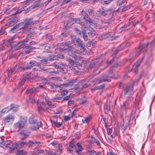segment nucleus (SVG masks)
I'll use <instances>...</instances> for the list:
<instances>
[{"label": "nucleus", "instance_id": "obj_1", "mask_svg": "<svg viewBox=\"0 0 155 155\" xmlns=\"http://www.w3.org/2000/svg\"><path fill=\"white\" fill-rule=\"evenodd\" d=\"M28 1H26L24 6L21 8L18 9L17 7L14 8L10 11V13L11 15H15L20 13L23 12V13H27L30 11V8H26V5H28Z\"/></svg>", "mask_w": 155, "mask_h": 155}, {"label": "nucleus", "instance_id": "obj_2", "mask_svg": "<svg viewBox=\"0 0 155 155\" xmlns=\"http://www.w3.org/2000/svg\"><path fill=\"white\" fill-rule=\"evenodd\" d=\"M33 18H26L23 22L19 23L20 26V29H22L25 31L27 30V29L29 28L30 26L33 25L35 23V21H32Z\"/></svg>", "mask_w": 155, "mask_h": 155}, {"label": "nucleus", "instance_id": "obj_3", "mask_svg": "<svg viewBox=\"0 0 155 155\" xmlns=\"http://www.w3.org/2000/svg\"><path fill=\"white\" fill-rule=\"evenodd\" d=\"M114 76V75L111 76L109 75L108 74H103L101 78H96L95 81L96 82V83L97 84H99L103 82H105L106 81L110 82L111 81V80L110 79H108V78H115V77Z\"/></svg>", "mask_w": 155, "mask_h": 155}, {"label": "nucleus", "instance_id": "obj_4", "mask_svg": "<svg viewBox=\"0 0 155 155\" xmlns=\"http://www.w3.org/2000/svg\"><path fill=\"white\" fill-rule=\"evenodd\" d=\"M27 121L26 117H21L20 120L15 124V127L19 129L23 128L26 124Z\"/></svg>", "mask_w": 155, "mask_h": 155}, {"label": "nucleus", "instance_id": "obj_5", "mask_svg": "<svg viewBox=\"0 0 155 155\" xmlns=\"http://www.w3.org/2000/svg\"><path fill=\"white\" fill-rule=\"evenodd\" d=\"M149 44V42H147L143 45H140V46L137 48H136L135 52L136 55H138L142 52L145 51Z\"/></svg>", "mask_w": 155, "mask_h": 155}, {"label": "nucleus", "instance_id": "obj_6", "mask_svg": "<svg viewBox=\"0 0 155 155\" xmlns=\"http://www.w3.org/2000/svg\"><path fill=\"white\" fill-rule=\"evenodd\" d=\"M17 110V107L14 106V104H11L7 107L3 109L1 111L2 113H7L9 111L12 110L14 112L16 111Z\"/></svg>", "mask_w": 155, "mask_h": 155}, {"label": "nucleus", "instance_id": "obj_7", "mask_svg": "<svg viewBox=\"0 0 155 155\" xmlns=\"http://www.w3.org/2000/svg\"><path fill=\"white\" fill-rule=\"evenodd\" d=\"M14 116L12 114L9 115L3 118V121L5 124L8 123L12 124L14 120Z\"/></svg>", "mask_w": 155, "mask_h": 155}, {"label": "nucleus", "instance_id": "obj_8", "mask_svg": "<svg viewBox=\"0 0 155 155\" xmlns=\"http://www.w3.org/2000/svg\"><path fill=\"white\" fill-rule=\"evenodd\" d=\"M75 141L74 140H72L71 141L69 144V146L67 147V150L68 151H70L71 153L73 154L74 150L75 149L76 147L74 145Z\"/></svg>", "mask_w": 155, "mask_h": 155}, {"label": "nucleus", "instance_id": "obj_9", "mask_svg": "<svg viewBox=\"0 0 155 155\" xmlns=\"http://www.w3.org/2000/svg\"><path fill=\"white\" fill-rule=\"evenodd\" d=\"M71 44L72 42H70V41H67L63 43L62 45L64 47L61 49V50L62 51H69L70 47L72 46V45H71Z\"/></svg>", "mask_w": 155, "mask_h": 155}, {"label": "nucleus", "instance_id": "obj_10", "mask_svg": "<svg viewBox=\"0 0 155 155\" xmlns=\"http://www.w3.org/2000/svg\"><path fill=\"white\" fill-rule=\"evenodd\" d=\"M133 90V86H129L127 87L124 90V95L128 94L130 95H132L134 93Z\"/></svg>", "mask_w": 155, "mask_h": 155}, {"label": "nucleus", "instance_id": "obj_11", "mask_svg": "<svg viewBox=\"0 0 155 155\" xmlns=\"http://www.w3.org/2000/svg\"><path fill=\"white\" fill-rule=\"evenodd\" d=\"M17 143L18 149H21L24 147H26L28 145L27 142L25 140L19 141L17 142Z\"/></svg>", "mask_w": 155, "mask_h": 155}, {"label": "nucleus", "instance_id": "obj_12", "mask_svg": "<svg viewBox=\"0 0 155 155\" xmlns=\"http://www.w3.org/2000/svg\"><path fill=\"white\" fill-rule=\"evenodd\" d=\"M86 11L94 18H96L98 17V13L92 9H87Z\"/></svg>", "mask_w": 155, "mask_h": 155}, {"label": "nucleus", "instance_id": "obj_13", "mask_svg": "<svg viewBox=\"0 0 155 155\" xmlns=\"http://www.w3.org/2000/svg\"><path fill=\"white\" fill-rule=\"evenodd\" d=\"M32 68V65L30 64L29 63H28L25 67H19L18 65V69H20L21 71H24L26 70H29Z\"/></svg>", "mask_w": 155, "mask_h": 155}, {"label": "nucleus", "instance_id": "obj_14", "mask_svg": "<svg viewBox=\"0 0 155 155\" xmlns=\"http://www.w3.org/2000/svg\"><path fill=\"white\" fill-rule=\"evenodd\" d=\"M129 100L128 99L124 101L122 105H121V109L122 111H124L128 108L129 105Z\"/></svg>", "mask_w": 155, "mask_h": 155}, {"label": "nucleus", "instance_id": "obj_15", "mask_svg": "<svg viewBox=\"0 0 155 155\" xmlns=\"http://www.w3.org/2000/svg\"><path fill=\"white\" fill-rule=\"evenodd\" d=\"M29 40V39L27 38V37L26 36V38L25 39L18 42V45H19V48L20 49L23 48L25 46V44L28 42Z\"/></svg>", "mask_w": 155, "mask_h": 155}, {"label": "nucleus", "instance_id": "obj_16", "mask_svg": "<svg viewBox=\"0 0 155 155\" xmlns=\"http://www.w3.org/2000/svg\"><path fill=\"white\" fill-rule=\"evenodd\" d=\"M87 33L89 36L91 37L97 35V34L96 31L93 28H91L90 27H89V28L88 29Z\"/></svg>", "mask_w": 155, "mask_h": 155}, {"label": "nucleus", "instance_id": "obj_17", "mask_svg": "<svg viewBox=\"0 0 155 155\" xmlns=\"http://www.w3.org/2000/svg\"><path fill=\"white\" fill-rule=\"evenodd\" d=\"M110 14H111V16L110 18L107 20H104L102 21V23L104 24L111 23L114 20V18L113 17V13L112 12Z\"/></svg>", "mask_w": 155, "mask_h": 155}, {"label": "nucleus", "instance_id": "obj_18", "mask_svg": "<svg viewBox=\"0 0 155 155\" xmlns=\"http://www.w3.org/2000/svg\"><path fill=\"white\" fill-rule=\"evenodd\" d=\"M18 66L17 64H16L14 67L11 68L8 71V76L11 75L15 71L16 72L17 70Z\"/></svg>", "mask_w": 155, "mask_h": 155}, {"label": "nucleus", "instance_id": "obj_19", "mask_svg": "<svg viewBox=\"0 0 155 155\" xmlns=\"http://www.w3.org/2000/svg\"><path fill=\"white\" fill-rule=\"evenodd\" d=\"M76 41L78 44L77 46L78 47L81 48L84 50H86L85 45L83 44V41L80 39L78 38Z\"/></svg>", "mask_w": 155, "mask_h": 155}, {"label": "nucleus", "instance_id": "obj_20", "mask_svg": "<svg viewBox=\"0 0 155 155\" xmlns=\"http://www.w3.org/2000/svg\"><path fill=\"white\" fill-rule=\"evenodd\" d=\"M53 66L55 67V68H60L62 69H64L65 67V65L63 64L57 62L54 63Z\"/></svg>", "mask_w": 155, "mask_h": 155}, {"label": "nucleus", "instance_id": "obj_21", "mask_svg": "<svg viewBox=\"0 0 155 155\" xmlns=\"http://www.w3.org/2000/svg\"><path fill=\"white\" fill-rule=\"evenodd\" d=\"M12 141L10 140L4 141L0 143V144L6 147H9L12 143Z\"/></svg>", "mask_w": 155, "mask_h": 155}, {"label": "nucleus", "instance_id": "obj_22", "mask_svg": "<svg viewBox=\"0 0 155 155\" xmlns=\"http://www.w3.org/2000/svg\"><path fill=\"white\" fill-rule=\"evenodd\" d=\"M28 145V147H31L34 145H35V146L37 145H38L40 144V142L36 141L35 140L33 141L29 140L28 142H27Z\"/></svg>", "mask_w": 155, "mask_h": 155}, {"label": "nucleus", "instance_id": "obj_23", "mask_svg": "<svg viewBox=\"0 0 155 155\" xmlns=\"http://www.w3.org/2000/svg\"><path fill=\"white\" fill-rule=\"evenodd\" d=\"M142 61V59H140L138 60L136 64L134 65V67H135L134 72L136 74L137 73L138 70V68L140 66V64Z\"/></svg>", "mask_w": 155, "mask_h": 155}, {"label": "nucleus", "instance_id": "obj_24", "mask_svg": "<svg viewBox=\"0 0 155 155\" xmlns=\"http://www.w3.org/2000/svg\"><path fill=\"white\" fill-rule=\"evenodd\" d=\"M37 121V117L34 116L32 115L30 117L29 119V123L31 124L35 123Z\"/></svg>", "mask_w": 155, "mask_h": 155}, {"label": "nucleus", "instance_id": "obj_25", "mask_svg": "<svg viewBox=\"0 0 155 155\" xmlns=\"http://www.w3.org/2000/svg\"><path fill=\"white\" fill-rule=\"evenodd\" d=\"M96 41L94 40L89 41L86 44V45L89 47H94L95 46Z\"/></svg>", "mask_w": 155, "mask_h": 155}, {"label": "nucleus", "instance_id": "obj_26", "mask_svg": "<svg viewBox=\"0 0 155 155\" xmlns=\"http://www.w3.org/2000/svg\"><path fill=\"white\" fill-rule=\"evenodd\" d=\"M18 149V146L17 142L11 144V147L10 146L9 148V150L10 152H12V151L15 150V149Z\"/></svg>", "mask_w": 155, "mask_h": 155}, {"label": "nucleus", "instance_id": "obj_27", "mask_svg": "<svg viewBox=\"0 0 155 155\" xmlns=\"http://www.w3.org/2000/svg\"><path fill=\"white\" fill-rule=\"evenodd\" d=\"M18 20V18L17 17H15L12 19H9L8 23L9 25H13L14 23H16Z\"/></svg>", "mask_w": 155, "mask_h": 155}, {"label": "nucleus", "instance_id": "obj_28", "mask_svg": "<svg viewBox=\"0 0 155 155\" xmlns=\"http://www.w3.org/2000/svg\"><path fill=\"white\" fill-rule=\"evenodd\" d=\"M98 12H99V14L100 15H102L104 16L107 15V11L104 10L103 8L99 9Z\"/></svg>", "mask_w": 155, "mask_h": 155}, {"label": "nucleus", "instance_id": "obj_29", "mask_svg": "<svg viewBox=\"0 0 155 155\" xmlns=\"http://www.w3.org/2000/svg\"><path fill=\"white\" fill-rule=\"evenodd\" d=\"M77 145L78 147V150H75V151L78 154H79L82 151L83 149L81 145L79 142L77 143Z\"/></svg>", "mask_w": 155, "mask_h": 155}, {"label": "nucleus", "instance_id": "obj_30", "mask_svg": "<svg viewBox=\"0 0 155 155\" xmlns=\"http://www.w3.org/2000/svg\"><path fill=\"white\" fill-rule=\"evenodd\" d=\"M112 36L109 33H106L103 34L101 35V37H100V39L102 40L105 39L107 38H109L111 37Z\"/></svg>", "mask_w": 155, "mask_h": 155}, {"label": "nucleus", "instance_id": "obj_31", "mask_svg": "<svg viewBox=\"0 0 155 155\" xmlns=\"http://www.w3.org/2000/svg\"><path fill=\"white\" fill-rule=\"evenodd\" d=\"M19 23L13 27L10 30V32H12V33H15L17 32L16 29L20 27Z\"/></svg>", "mask_w": 155, "mask_h": 155}, {"label": "nucleus", "instance_id": "obj_32", "mask_svg": "<svg viewBox=\"0 0 155 155\" xmlns=\"http://www.w3.org/2000/svg\"><path fill=\"white\" fill-rule=\"evenodd\" d=\"M130 118L128 121V124L130 125L132 124L133 123V121L134 118V116H133L132 113V112L130 114Z\"/></svg>", "mask_w": 155, "mask_h": 155}, {"label": "nucleus", "instance_id": "obj_33", "mask_svg": "<svg viewBox=\"0 0 155 155\" xmlns=\"http://www.w3.org/2000/svg\"><path fill=\"white\" fill-rule=\"evenodd\" d=\"M30 64L34 66H39L40 63L36 62V61L33 60H31L29 62Z\"/></svg>", "mask_w": 155, "mask_h": 155}, {"label": "nucleus", "instance_id": "obj_34", "mask_svg": "<svg viewBox=\"0 0 155 155\" xmlns=\"http://www.w3.org/2000/svg\"><path fill=\"white\" fill-rule=\"evenodd\" d=\"M27 152L24 150H22L18 151L16 153V155H25Z\"/></svg>", "mask_w": 155, "mask_h": 155}, {"label": "nucleus", "instance_id": "obj_35", "mask_svg": "<svg viewBox=\"0 0 155 155\" xmlns=\"http://www.w3.org/2000/svg\"><path fill=\"white\" fill-rule=\"evenodd\" d=\"M126 0H117V5L120 6L126 2Z\"/></svg>", "mask_w": 155, "mask_h": 155}, {"label": "nucleus", "instance_id": "obj_36", "mask_svg": "<svg viewBox=\"0 0 155 155\" xmlns=\"http://www.w3.org/2000/svg\"><path fill=\"white\" fill-rule=\"evenodd\" d=\"M28 93L33 94L35 92L37 91L36 90V89L35 88L34 90L33 88H31L28 89H27L26 91Z\"/></svg>", "mask_w": 155, "mask_h": 155}, {"label": "nucleus", "instance_id": "obj_37", "mask_svg": "<svg viewBox=\"0 0 155 155\" xmlns=\"http://www.w3.org/2000/svg\"><path fill=\"white\" fill-rule=\"evenodd\" d=\"M84 20L85 22L87 23L91 24L94 23V21L92 20L89 16L87 18V19H86Z\"/></svg>", "mask_w": 155, "mask_h": 155}, {"label": "nucleus", "instance_id": "obj_38", "mask_svg": "<svg viewBox=\"0 0 155 155\" xmlns=\"http://www.w3.org/2000/svg\"><path fill=\"white\" fill-rule=\"evenodd\" d=\"M77 79H75L70 80L68 83V85L69 86H72L75 83L77 82Z\"/></svg>", "mask_w": 155, "mask_h": 155}, {"label": "nucleus", "instance_id": "obj_39", "mask_svg": "<svg viewBox=\"0 0 155 155\" xmlns=\"http://www.w3.org/2000/svg\"><path fill=\"white\" fill-rule=\"evenodd\" d=\"M81 14L84 17L83 19L84 20L86 19H87V18L89 16L83 10L82 11Z\"/></svg>", "mask_w": 155, "mask_h": 155}, {"label": "nucleus", "instance_id": "obj_40", "mask_svg": "<svg viewBox=\"0 0 155 155\" xmlns=\"http://www.w3.org/2000/svg\"><path fill=\"white\" fill-rule=\"evenodd\" d=\"M71 41H70V42H72V44L74 43L77 39L76 36L74 35H71Z\"/></svg>", "mask_w": 155, "mask_h": 155}, {"label": "nucleus", "instance_id": "obj_41", "mask_svg": "<svg viewBox=\"0 0 155 155\" xmlns=\"http://www.w3.org/2000/svg\"><path fill=\"white\" fill-rule=\"evenodd\" d=\"M82 36L84 40L85 41H87L88 40V37L86 33L84 31H82Z\"/></svg>", "mask_w": 155, "mask_h": 155}, {"label": "nucleus", "instance_id": "obj_42", "mask_svg": "<svg viewBox=\"0 0 155 155\" xmlns=\"http://www.w3.org/2000/svg\"><path fill=\"white\" fill-rule=\"evenodd\" d=\"M104 109L105 112H108L110 109V105L107 104H105L104 106Z\"/></svg>", "mask_w": 155, "mask_h": 155}, {"label": "nucleus", "instance_id": "obj_43", "mask_svg": "<svg viewBox=\"0 0 155 155\" xmlns=\"http://www.w3.org/2000/svg\"><path fill=\"white\" fill-rule=\"evenodd\" d=\"M118 134V131L116 130V129H115V130L114 131L113 134L110 135V137L113 138H115V137L117 136Z\"/></svg>", "mask_w": 155, "mask_h": 155}, {"label": "nucleus", "instance_id": "obj_44", "mask_svg": "<svg viewBox=\"0 0 155 155\" xmlns=\"http://www.w3.org/2000/svg\"><path fill=\"white\" fill-rule=\"evenodd\" d=\"M36 34V33L35 32H32L30 33L27 36V38H28L29 39V38H31L32 37H34Z\"/></svg>", "mask_w": 155, "mask_h": 155}, {"label": "nucleus", "instance_id": "obj_45", "mask_svg": "<svg viewBox=\"0 0 155 155\" xmlns=\"http://www.w3.org/2000/svg\"><path fill=\"white\" fill-rule=\"evenodd\" d=\"M68 35V32H63L61 33V35H60V37L61 38H64L67 37Z\"/></svg>", "mask_w": 155, "mask_h": 155}, {"label": "nucleus", "instance_id": "obj_46", "mask_svg": "<svg viewBox=\"0 0 155 155\" xmlns=\"http://www.w3.org/2000/svg\"><path fill=\"white\" fill-rule=\"evenodd\" d=\"M8 58V56H6L5 54H4L2 55V64H3L4 61L6 60Z\"/></svg>", "mask_w": 155, "mask_h": 155}, {"label": "nucleus", "instance_id": "obj_47", "mask_svg": "<svg viewBox=\"0 0 155 155\" xmlns=\"http://www.w3.org/2000/svg\"><path fill=\"white\" fill-rule=\"evenodd\" d=\"M90 120V118L89 117H86L84 118V119L82 120V122L84 123H88Z\"/></svg>", "mask_w": 155, "mask_h": 155}, {"label": "nucleus", "instance_id": "obj_48", "mask_svg": "<svg viewBox=\"0 0 155 155\" xmlns=\"http://www.w3.org/2000/svg\"><path fill=\"white\" fill-rule=\"evenodd\" d=\"M41 46H45V48L46 50H48L50 48V46L48 45V44L47 43L41 44Z\"/></svg>", "mask_w": 155, "mask_h": 155}, {"label": "nucleus", "instance_id": "obj_49", "mask_svg": "<svg viewBox=\"0 0 155 155\" xmlns=\"http://www.w3.org/2000/svg\"><path fill=\"white\" fill-rule=\"evenodd\" d=\"M74 58L75 59V60L76 61H80L81 62V61H83L82 59L83 58L80 56H75Z\"/></svg>", "mask_w": 155, "mask_h": 155}, {"label": "nucleus", "instance_id": "obj_50", "mask_svg": "<svg viewBox=\"0 0 155 155\" xmlns=\"http://www.w3.org/2000/svg\"><path fill=\"white\" fill-rule=\"evenodd\" d=\"M91 84L89 83H85L83 84L82 86V88H87L90 87Z\"/></svg>", "mask_w": 155, "mask_h": 155}, {"label": "nucleus", "instance_id": "obj_51", "mask_svg": "<svg viewBox=\"0 0 155 155\" xmlns=\"http://www.w3.org/2000/svg\"><path fill=\"white\" fill-rule=\"evenodd\" d=\"M55 124V126L57 127H59L62 124V123L59 122L58 123L57 122H56L55 121L53 122Z\"/></svg>", "mask_w": 155, "mask_h": 155}, {"label": "nucleus", "instance_id": "obj_52", "mask_svg": "<svg viewBox=\"0 0 155 155\" xmlns=\"http://www.w3.org/2000/svg\"><path fill=\"white\" fill-rule=\"evenodd\" d=\"M70 49L69 50V51H71L72 53L73 54L74 53L75 51L76 48H74L73 46L70 47Z\"/></svg>", "mask_w": 155, "mask_h": 155}, {"label": "nucleus", "instance_id": "obj_53", "mask_svg": "<svg viewBox=\"0 0 155 155\" xmlns=\"http://www.w3.org/2000/svg\"><path fill=\"white\" fill-rule=\"evenodd\" d=\"M155 45V38L151 42L150 44V46L151 48H152Z\"/></svg>", "mask_w": 155, "mask_h": 155}, {"label": "nucleus", "instance_id": "obj_54", "mask_svg": "<svg viewBox=\"0 0 155 155\" xmlns=\"http://www.w3.org/2000/svg\"><path fill=\"white\" fill-rule=\"evenodd\" d=\"M48 60H46V59H42L40 61L42 63L45 64H49V63L48 62Z\"/></svg>", "mask_w": 155, "mask_h": 155}, {"label": "nucleus", "instance_id": "obj_55", "mask_svg": "<svg viewBox=\"0 0 155 155\" xmlns=\"http://www.w3.org/2000/svg\"><path fill=\"white\" fill-rule=\"evenodd\" d=\"M38 110L40 114H43L44 110L40 106L38 107Z\"/></svg>", "mask_w": 155, "mask_h": 155}, {"label": "nucleus", "instance_id": "obj_56", "mask_svg": "<svg viewBox=\"0 0 155 155\" xmlns=\"http://www.w3.org/2000/svg\"><path fill=\"white\" fill-rule=\"evenodd\" d=\"M20 134L21 135L25 137H27L28 135L27 134L25 133V132L23 131H21L20 133Z\"/></svg>", "mask_w": 155, "mask_h": 155}, {"label": "nucleus", "instance_id": "obj_57", "mask_svg": "<svg viewBox=\"0 0 155 155\" xmlns=\"http://www.w3.org/2000/svg\"><path fill=\"white\" fill-rule=\"evenodd\" d=\"M120 126L121 127V129L122 130V132L123 133L124 130H126V128L124 127V124H120Z\"/></svg>", "mask_w": 155, "mask_h": 155}, {"label": "nucleus", "instance_id": "obj_58", "mask_svg": "<svg viewBox=\"0 0 155 155\" xmlns=\"http://www.w3.org/2000/svg\"><path fill=\"white\" fill-rule=\"evenodd\" d=\"M31 129L33 130H36L39 129V127L38 126H33L31 127Z\"/></svg>", "mask_w": 155, "mask_h": 155}, {"label": "nucleus", "instance_id": "obj_59", "mask_svg": "<svg viewBox=\"0 0 155 155\" xmlns=\"http://www.w3.org/2000/svg\"><path fill=\"white\" fill-rule=\"evenodd\" d=\"M107 133L108 135L110 134L112 132V130L109 128H107Z\"/></svg>", "mask_w": 155, "mask_h": 155}, {"label": "nucleus", "instance_id": "obj_60", "mask_svg": "<svg viewBox=\"0 0 155 155\" xmlns=\"http://www.w3.org/2000/svg\"><path fill=\"white\" fill-rule=\"evenodd\" d=\"M54 56L53 55H50L49 58L48 59V61H51L54 60Z\"/></svg>", "mask_w": 155, "mask_h": 155}, {"label": "nucleus", "instance_id": "obj_61", "mask_svg": "<svg viewBox=\"0 0 155 155\" xmlns=\"http://www.w3.org/2000/svg\"><path fill=\"white\" fill-rule=\"evenodd\" d=\"M68 62L70 64L72 65H74L75 64V61L71 59H69L68 60Z\"/></svg>", "mask_w": 155, "mask_h": 155}, {"label": "nucleus", "instance_id": "obj_62", "mask_svg": "<svg viewBox=\"0 0 155 155\" xmlns=\"http://www.w3.org/2000/svg\"><path fill=\"white\" fill-rule=\"evenodd\" d=\"M94 141L95 143L98 146H100V143L99 140L97 139H95V138H94Z\"/></svg>", "mask_w": 155, "mask_h": 155}, {"label": "nucleus", "instance_id": "obj_63", "mask_svg": "<svg viewBox=\"0 0 155 155\" xmlns=\"http://www.w3.org/2000/svg\"><path fill=\"white\" fill-rule=\"evenodd\" d=\"M89 154L90 155H94L95 154H96V152L94 150H93L92 151H89L88 152Z\"/></svg>", "mask_w": 155, "mask_h": 155}, {"label": "nucleus", "instance_id": "obj_64", "mask_svg": "<svg viewBox=\"0 0 155 155\" xmlns=\"http://www.w3.org/2000/svg\"><path fill=\"white\" fill-rule=\"evenodd\" d=\"M52 36L50 35H48L46 36V38L49 40H51L52 39Z\"/></svg>", "mask_w": 155, "mask_h": 155}]
</instances>
